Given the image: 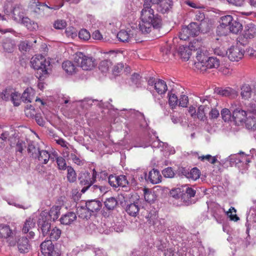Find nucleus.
Listing matches in <instances>:
<instances>
[{
    "mask_svg": "<svg viewBox=\"0 0 256 256\" xmlns=\"http://www.w3.org/2000/svg\"><path fill=\"white\" fill-rule=\"evenodd\" d=\"M256 34V28L252 24L246 25L244 31V36L246 38L251 39L254 37Z\"/></svg>",
    "mask_w": 256,
    "mask_h": 256,
    "instance_id": "obj_26",
    "label": "nucleus"
},
{
    "mask_svg": "<svg viewBox=\"0 0 256 256\" xmlns=\"http://www.w3.org/2000/svg\"><path fill=\"white\" fill-rule=\"evenodd\" d=\"M244 124L248 130L253 132L256 130V110H250Z\"/></svg>",
    "mask_w": 256,
    "mask_h": 256,
    "instance_id": "obj_14",
    "label": "nucleus"
},
{
    "mask_svg": "<svg viewBox=\"0 0 256 256\" xmlns=\"http://www.w3.org/2000/svg\"><path fill=\"white\" fill-rule=\"evenodd\" d=\"M132 84L135 85L136 87H140L141 86V76L138 74L134 73L130 78Z\"/></svg>",
    "mask_w": 256,
    "mask_h": 256,
    "instance_id": "obj_52",
    "label": "nucleus"
},
{
    "mask_svg": "<svg viewBox=\"0 0 256 256\" xmlns=\"http://www.w3.org/2000/svg\"><path fill=\"white\" fill-rule=\"evenodd\" d=\"M17 247L18 250L20 253H27L30 249V245L26 237L20 238L17 241Z\"/></svg>",
    "mask_w": 256,
    "mask_h": 256,
    "instance_id": "obj_16",
    "label": "nucleus"
},
{
    "mask_svg": "<svg viewBox=\"0 0 256 256\" xmlns=\"http://www.w3.org/2000/svg\"><path fill=\"white\" fill-rule=\"evenodd\" d=\"M30 63L32 68L37 70L36 76L40 80H44L48 74L50 62L42 55H38L32 58Z\"/></svg>",
    "mask_w": 256,
    "mask_h": 256,
    "instance_id": "obj_3",
    "label": "nucleus"
},
{
    "mask_svg": "<svg viewBox=\"0 0 256 256\" xmlns=\"http://www.w3.org/2000/svg\"><path fill=\"white\" fill-rule=\"evenodd\" d=\"M216 92L218 94L222 96L234 98L237 96L236 92L234 90L230 88H218L217 89Z\"/></svg>",
    "mask_w": 256,
    "mask_h": 256,
    "instance_id": "obj_25",
    "label": "nucleus"
},
{
    "mask_svg": "<svg viewBox=\"0 0 256 256\" xmlns=\"http://www.w3.org/2000/svg\"><path fill=\"white\" fill-rule=\"evenodd\" d=\"M240 154L241 155V158L239 160L240 162L247 164L251 162V160L252 158V156L246 154L244 152H240Z\"/></svg>",
    "mask_w": 256,
    "mask_h": 256,
    "instance_id": "obj_57",
    "label": "nucleus"
},
{
    "mask_svg": "<svg viewBox=\"0 0 256 256\" xmlns=\"http://www.w3.org/2000/svg\"><path fill=\"white\" fill-rule=\"evenodd\" d=\"M78 36L80 39L86 40L90 38V35L87 30L86 29H82L79 32Z\"/></svg>",
    "mask_w": 256,
    "mask_h": 256,
    "instance_id": "obj_58",
    "label": "nucleus"
},
{
    "mask_svg": "<svg viewBox=\"0 0 256 256\" xmlns=\"http://www.w3.org/2000/svg\"><path fill=\"white\" fill-rule=\"evenodd\" d=\"M244 50L238 46H232L226 52V54L231 61H238L243 57Z\"/></svg>",
    "mask_w": 256,
    "mask_h": 256,
    "instance_id": "obj_12",
    "label": "nucleus"
},
{
    "mask_svg": "<svg viewBox=\"0 0 256 256\" xmlns=\"http://www.w3.org/2000/svg\"><path fill=\"white\" fill-rule=\"evenodd\" d=\"M67 180L70 182H74L76 180V174L74 169L70 166H67Z\"/></svg>",
    "mask_w": 256,
    "mask_h": 256,
    "instance_id": "obj_43",
    "label": "nucleus"
},
{
    "mask_svg": "<svg viewBox=\"0 0 256 256\" xmlns=\"http://www.w3.org/2000/svg\"><path fill=\"white\" fill-rule=\"evenodd\" d=\"M40 149L37 143L31 142L28 145V152L30 156L36 159Z\"/></svg>",
    "mask_w": 256,
    "mask_h": 256,
    "instance_id": "obj_27",
    "label": "nucleus"
},
{
    "mask_svg": "<svg viewBox=\"0 0 256 256\" xmlns=\"http://www.w3.org/2000/svg\"><path fill=\"white\" fill-rule=\"evenodd\" d=\"M48 8L52 9L46 4H42L41 6H37L36 4H30V8L31 12L34 15V18H40L44 16V8ZM54 9V8H53Z\"/></svg>",
    "mask_w": 256,
    "mask_h": 256,
    "instance_id": "obj_15",
    "label": "nucleus"
},
{
    "mask_svg": "<svg viewBox=\"0 0 256 256\" xmlns=\"http://www.w3.org/2000/svg\"><path fill=\"white\" fill-rule=\"evenodd\" d=\"M26 148V144L24 141L18 140L16 146V151L22 153L23 150Z\"/></svg>",
    "mask_w": 256,
    "mask_h": 256,
    "instance_id": "obj_56",
    "label": "nucleus"
},
{
    "mask_svg": "<svg viewBox=\"0 0 256 256\" xmlns=\"http://www.w3.org/2000/svg\"><path fill=\"white\" fill-rule=\"evenodd\" d=\"M191 50H197L196 58L198 62H195L196 68L202 72H206L208 69L218 68L220 64V60L216 58L211 56L208 58L200 48L202 42L194 39L189 46Z\"/></svg>",
    "mask_w": 256,
    "mask_h": 256,
    "instance_id": "obj_2",
    "label": "nucleus"
},
{
    "mask_svg": "<svg viewBox=\"0 0 256 256\" xmlns=\"http://www.w3.org/2000/svg\"><path fill=\"white\" fill-rule=\"evenodd\" d=\"M30 48L31 45L27 40L21 42L19 45V49L22 51L26 52L30 50Z\"/></svg>",
    "mask_w": 256,
    "mask_h": 256,
    "instance_id": "obj_62",
    "label": "nucleus"
},
{
    "mask_svg": "<svg viewBox=\"0 0 256 256\" xmlns=\"http://www.w3.org/2000/svg\"><path fill=\"white\" fill-rule=\"evenodd\" d=\"M221 116L222 119L225 122H228L232 120V112L230 108H222L221 110Z\"/></svg>",
    "mask_w": 256,
    "mask_h": 256,
    "instance_id": "obj_41",
    "label": "nucleus"
},
{
    "mask_svg": "<svg viewBox=\"0 0 256 256\" xmlns=\"http://www.w3.org/2000/svg\"><path fill=\"white\" fill-rule=\"evenodd\" d=\"M124 209L127 214L130 216H136L139 212L140 206L138 202H134L127 204Z\"/></svg>",
    "mask_w": 256,
    "mask_h": 256,
    "instance_id": "obj_22",
    "label": "nucleus"
},
{
    "mask_svg": "<svg viewBox=\"0 0 256 256\" xmlns=\"http://www.w3.org/2000/svg\"><path fill=\"white\" fill-rule=\"evenodd\" d=\"M145 176L146 180L152 184H156L161 182L162 176L157 170L152 169L149 172L148 176L145 174Z\"/></svg>",
    "mask_w": 256,
    "mask_h": 256,
    "instance_id": "obj_18",
    "label": "nucleus"
},
{
    "mask_svg": "<svg viewBox=\"0 0 256 256\" xmlns=\"http://www.w3.org/2000/svg\"><path fill=\"white\" fill-rule=\"evenodd\" d=\"M198 159L202 162L207 160L212 164H214L218 162L216 156H212L210 154H206V156H202L198 157Z\"/></svg>",
    "mask_w": 256,
    "mask_h": 256,
    "instance_id": "obj_51",
    "label": "nucleus"
},
{
    "mask_svg": "<svg viewBox=\"0 0 256 256\" xmlns=\"http://www.w3.org/2000/svg\"><path fill=\"white\" fill-rule=\"evenodd\" d=\"M35 226V222L34 221L33 219L30 218H28L26 220L22 228V232L24 233H27L30 230V229L34 228Z\"/></svg>",
    "mask_w": 256,
    "mask_h": 256,
    "instance_id": "obj_47",
    "label": "nucleus"
},
{
    "mask_svg": "<svg viewBox=\"0 0 256 256\" xmlns=\"http://www.w3.org/2000/svg\"><path fill=\"white\" fill-rule=\"evenodd\" d=\"M62 67L64 70L68 74H72L75 73L76 70V66L69 60L64 62L62 64Z\"/></svg>",
    "mask_w": 256,
    "mask_h": 256,
    "instance_id": "obj_34",
    "label": "nucleus"
},
{
    "mask_svg": "<svg viewBox=\"0 0 256 256\" xmlns=\"http://www.w3.org/2000/svg\"><path fill=\"white\" fill-rule=\"evenodd\" d=\"M112 66V62L108 60H102L99 64V69L103 73L106 72Z\"/></svg>",
    "mask_w": 256,
    "mask_h": 256,
    "instance_id": "obj_45",
    "label": "nucleus"
},
{
    "mask_svg": "<svg viewBox=\"0 0 256 256\" xmlns=\"http://www.w3.org/2000/svg\"><path fill=\"white\" fill-rule=\"evenodd\" d=\"M90 191L98 196L106 193L108 191V188L106 186L94 184L90 188Z\"/></svg>",
    "mask_w": 256,
    "mask_h": 256,
    "instance_id": "obj_35",
    "label": "nucleus"
},
{
    "mask_svg": "<svg viewBox=\"0 0 256 256\" xmlns=\"http://www.w3.org/2000/svg\"><path fill=\"white\" fill-rule=\"evenodd\" d=\"M150 226H152L154 230L158 232L165 230V221L164 220H158L156 214H149L146 216Z\"/></svg>",
    "mask_w": 256,
    "mask_h": 256,
    "instance_id": "obj_10",
    "label": "nucleus"
},
{
    "mask_svg": "<svg viewBox=\"0 0 256 256\" xmlns=\"http://www.w3.org/2000/svg\"><path fill=\"white\" fill-rule=\"evenodd\" d=\"M200 101L202 104L200 106H204L206 108H208V112L212 107H216L218 105V100L214 98L206 96V98H200Z\"/></svg>",
    "mask_w": 256,
    "mask_h": 256,
    "instance_id": "obj_21",
    "label": "nucleus"
},
{
    "mask_svg": "<svg viewBox=\"0 0 256 256\" xmlns=\"http://www.w3.org/2000/svg\"><path fill=\"white\" fill-rule=\"evenodd\" d=\"M118 204V199L112 196L107 198L104 202V206L108 210H113Z\"/></svg>",
    "mask_w": 256,
    "mask_h": 256,
    "instance_id": "obj_36",
    "label": "nucleus"
},
{
    "mask_svg": "<svg viewBox=\"0 0 256 256\" xmlns=\"http://www.w3.org/2000/svg\"><path fill=\"white\" fill-rule=\"evenodd\" d=\"M38 155L36 159H38L42 164H46L50 160L54 161V157L50 156V154L47 150H40Z\"/></svg>",
    "mask_w": 256,
    "mask_h": 256,
    "instance_id": "obj_24",
    "label": "nucleus"
},
{
    "mask_svg": "<svg viewBox=\"0 0 256 256\" xmlns=\"http://www.w3.org/2000/svg\"><path fill=\"white\" fill-rule=\"evenodd\" d=\"M242 29V24L238 20L237 18L236 20L234 18L232 23L230 22V26L226 28V34L228 32L237 34L239 32H241Z\"/></svg>",
    "mask_w": 256,
    "mask_h": 256,
    "instance_id": "obj_19",
    "label": "nucleus"
},
{
    "mask_svg": "<svg viewBox=\"0 0 256 256\" xmlns=\"http://www.w3.org/2000/svg\"><path fill=\"white\" fill-rule=\"evenodd\" d=\"M56 162L59 170H64L67 169L66 164L65 160L61 157H57L56 158Z\"/></svg>",
    "mask_w": 256,
    "mask_h": 256,
    "instance_id": "obj_54",
    "label": "nucleus"
},
{
    "mask_svg": "<svg viewBox=\"0 0 256 256\" xmlns=\"http://www.w3.org/2000/svg\"><path fill=\"white\" fill-rule=\"evenodd\" d=\"M76 212L78 217L82 219H88L92 216L91 212L85 206H78Z\"/></svg>",
    "mask_w": 256,
    "mask_h": 256,
    "instance_id": "obj_33",
    "label": "nucleus"
},
{
    "mask_svg": "<svg viewBox=\"0 0 256 256\" xmlns=\"http://www.w3.org/2000/svg\"><path fill=\"white\" fill-rule=\"evenodd\" d=\"M32 98L33 95L32 92V90L28 88L22 93L21 99L25 103L31 102Z\"/></svg>",
    "mask_w": 256,
    "mask_h": 256,
    "instance_id": "obj_44",
    "label": "nucleus"
},
{
    "mask_svg": "<svg viewBox=\"0 0 256 256\" xmlns=\"http://www.w3.org/2000/svg\"><path fill=\"white\" fill-rule=\"evenodd\" d=\"M2 98L6 100H8L10 97V100L15 106H18L20 104L21 97L18 92H12L10 89H6L2 92Z\"/></svg>",
    "mask_w": 256,
    "mask_h": 256,
    "instance_id": "obj_13",
    "label": "nucleus"
},
{
    "mask_svg": "<svg viewBox=\"0 0 256 256\" xmlns=\"http://www.w3.org/2000/svg\"><path fill=\"white\" fill-rule=\"evenodd\" d=\"M200 170L197 168H194L190 170H189L187 178L195 180L200 178Z\"/></svg>",
    "mask_w": 256,
    "mask_h": 256,
    "instance_id": "obj_46",
    "label": "nucleus"
},
{
    "mask_svg": "<svg viewBox=\"0 0 256 256\" xmlns=\"http://www.w3.org/2000/svg\"><path fill=\"white\" fill-rule=\"evenodd\" d=\"M45 214L41 213L38 222L39 229L44 236H47L50 230V223Z\"/></svg>",
    "mask_w": 256,
    "mask_h": 256,
    "instance_id": "obj_11",
    "label": "nucleus"
},
{
    "mask_svg": "<svg viewBox=\"0 0 256 256\" xmlns=\"http://www.w3.org/2000/svg\"><path fill=\"white\" fill-rule=\"evenodd\" d=\"M54 248V245L50 240H45L40 244L42 252L45 256Z\"/></svg>",
    "mask_w": 256,
    "mask_h": 256,
    "instance_id": "obj_29",
    "label": "nucleus"
},
{
    "mask_svg": "<svg viewBox=\"0 0 256 256\" xmlns=\"http://www.w3.org/2000/svg\"><path fill=\"white\" fill-rule=\"evenodd\" d=\"M230 109L232 112V119L235 124L238 126L243 125L249 112L243 110L240 104L236 102L231 103Z\"/></svg>",
    "mask_w": 256,
    "mask_h": 256,
    "instance_id": "obj_4",
    "label": "nucleus"
},
{
    "mask_svg": "<svg viewBox=\"0 0 256 256\" xmlns=\"http://www.w3.org/2000/svg\"><path fill=\"white\" fill-rule=\"evenodd\" d=\"M136 30L134 28L121 30L118 33L117 38L123 42H132L136 40Z\"/></svg>",
    "mask_w": 256,
    "mask_h": 256,
    "instance_id": "obj_8",
    "label": "nucleus"
},
{
    "mask_svg": "<svg viewBox=\"0 0 256 256\" xmlns=\"http://www.w3.org/2000/svg\"><path fill=\"white\" fill-rule=\"evenodd\" d=\"M118 176V186L125 187L128 184V180L124 175H120Z\"/></svg>",
    "mask_w": 256,
    "mask_h": 256,
    "instance_id": "obj_53",
    "label": "nucleus"
},
{
    "mask_svg": "<svg viewBox=\"0 0 256 256\" xmlns=\"http://www.w3.org/2000/svg\"><path fill=\"white\" fill-rule=\"evenodd\" d=\"M158 137L150 136L149 138L148 144L146 146H152V147H158L159 144V140L158 139Z\"/></svg>",
    "mask_w": 256,
    "mask_h": 256,
    "instance_id": "obj_64",
    "label": "nucleus"
},
{
    "mask_svg": "<svg viewBox=\"0 0 256 256\" xmlns=\"http://www.w3.org/2000/svg\"><path fill=\"white\" fill-rule=\"evenodd\" d=\"M208 112V108H206L204 106H199L198 110V118L201 120L204 121L206 117V114Z\"/></svg>",
    "mask_w": 256,
    "mask_h": 256,
    "instance_id": "obj_48",
    "label": "nucleus"
},
{
    "mask_svg": "<svg viewBox=\"0 0 256 256\" xmlns=\"http://www.w3.org/2000/svg\"><path fill=\"white\" fill-rule=\"evenodd\" d=\"M61 207L58 206H53L50 210L49 212L50 218L54 221L57 220L60 214V210Z\"/></svg>",
    "mask_w": 256,
    "mask_h": 256,
    "instance_id": "obj_40",
    "label": "nucleus"
},
{
    "mask_svg": "<svg viewBox=\"0 0 256 256\" xmlns=\"http://www.w3.org/2000/svg\"><path fill=\"white\" fill-rule=\"evenodd\" d=\"M232 211H234V213H236V210L233 207H231L228 212H226L225 210L223 208H218L214 212L212 216L216 221L218 223L220 224L223 220L222 216L221 214V213L222 212H226V214L231 220L236 222L239 220V218L237 216L236 214H232Z\"/></svg>",
    "mask_w": 256,
    "mask_h": 256,
    "instance_id": "obj_7",
    "label": "nucleus"
},
{
    "mask_svg": "<svg viewBox=\"0 0 256 256\" xmlns=\"http://www.w3.org/2000/svg\"><path fill=\"white\" fill-rule=\"evenodd\" d=\"M161 0H145L143 8L141 11L140 19L142 22L139 24L140 30L144 34H148L152 30V28L159 29L162 26V20L160 16L154 14V10L151 8L152 4H159Z\"/></svg>",
    "mask_w": 256,
    "mask_h": 256,
    "instance_id": "obj_1",
    "label": "nucleus"
},
{
    "mask_svg": "<svg viewBox=\"0 0 256 256\" xmlns=\"http://www.w3.org/2000/svg\"><path fill=\"white\" fill-rule=\"evenodd\" d=\"M97 172L94 169L92 174L90 173L85 172L81 174L79 178L80 184L82 187L81 192L84 193L88 190H90V188L93 186L92 184L96 180Z\"/></svg>",
    "mask_w": 256,
    "mask_h": 256,
    "instance_id": "obj_6",
    "label": "nucleus"
},
{
    "mask_svg": "<svg viewBox=\"0 0 256 256\" xmlns=\"http://www.w3.org/2000/svg\"><path fill=\"white\" fill-rule=\"evenodd\" d=\"M192 36L190 34V31L188 28H187L186 26L183 27L180 32L179 38L180 40H186L188 38Z\"/></svg>",
    "mask_w": 256,
    "mask_h": 256,
    "instance_id": "obj_50",
    "label": "nucleus"
},
{
    "mask_svg": "<svg viewBox=\"0 0 256 256\" xmlns=\"http://www.w3.org/2000/svg\"><path fill=\"white\" fill-rule=\"evenodd\" d=\"M178 102V99L176 95L172 94L169 95L168 103L172 108L177 105Z\"/></svg>",
    "mask_w": 256,
    "mask_h": 256,
    "instance_id": "obj_59",
    "label": "nucleus"
},
{
    "mask_svg": "<svg viewBox=\"0 0 256 256\" xmlns=\"http://www.w3.org/2000/svg\"><path fill=\"white\" fill-rule=\"evenodd\" d=\"M12 234V230L8 226L4 224L0 225V238H8Z\"/></svg>",
    "mask_w": 256,
    "mask_h": 256,
    "instance_id": "obj_37",
    "label": "nucleus"
},
{
    "mask_svg": "<svg viewBox=\"0 0 256 256\" xmlns=\"http://www.w3.org/2000/svg\"><path fill=\"white\" fill-rule=\"evenodd\" d=\"M154 88L159 94H164L168 90L166 82L162 80H156Z\"/></svg>",
    "mask_w": 256,
    "mask_h": 256,
    "instance_id": "obj_31",
    "label": "nucleus"
},
{
    "mask_svg": "<svg viewBox=\"0 0 256 256\" xmlns=\"http://www.w3.org/2000/svg\"><path fill=\"white\" fill-rule=\"evenodd\" d=\"M2 44L4 51L9 53L12 52L16 47L14 41L10 38L4 40Z\"/></svg>",
    "mask_w": 256,
    "mask_h": 256,
    "instance_id": "obj_28",
    "label": "nucleus"
},
{
    "mask_svg": "<svg viewBox=\"0 0 256 256\" xmlns=\"http://www.w3.org/2000/svg\"><path fill=\"white\" fill-rule=\"evenodd\" d=\"M61 235V230L56 227L50 229L47 236H48L51 241L58 240Z\"/></svg>",
    "mask_w": 256,
    "mask_h": 256,
    "instance_id": "obj_39",
    "label": "nucleus"
},
{
    "mask_svg": "<svg viewBox=\"0 0 256 256\" xmlns=\"http://www.w3.org/2000/svg\"><path fill=\"white\" fill-rule=\"evenodd\" d=\"M102 206V204L100 200H90L86 202V207L91 212H94L100 210Z\"/></svg>",
    "mask_w": 256,
    "mask_h": 256,
    "instance_id": "obj_23",
    "label": "nucleus"
},
{
    "mask_svg": "<svg viewBox=\"0 0 256 256\" xmlns=\"http://www.w3.org/2000/svg\"><path fill=\"white\" fill-rule=\"evenodd\" d=\"M188 28L190 33L192 36L198 34L200 32L199 24L196 22H191L190 24L186 26Z\"/></svg>",
    "mask_w": 256,
    "mask_h": 256,
    "instance_id": "obj_42",
    "label": "nucleus"
},
{
    "mask_svg": "<svg viewBox=\"0 0 256 256\" xmlns=\"http://www.w3.org/2000/svg\"><path fill=\"white\" fill-rule=\"evenodd\" d=\"M12 12V18L16 22H21L25 18L24 17V10L20 4L14 5L13 6Z\"/></svg>",
    "mask_w": 256,
    "mask_h": 256,
    "instance_id": "obj_17",
    "label": "nucleus"
},
{
    "mask_svg": "<svg viewBox=\"0 0 256 256\" xmlns=\"http://www.w3.org/2000/svg\"><path fill=\"white\" fill-rule=\"evenodd\" d=\"M76 219V214L74 212H68L62 215L60 218V223L64 225H70Z\"/></svg>",
    "mask_w": 256,
    "mask_h": 256,
    "instance_id": "obj_20",
    "label": "nucleus"
},
{
    "mask_svg": "<svg viewBox=\"0 0 256 256\" xmlns=\"http://www.w3.org/2000/svg\"><path fill=\"white\" fill-rule=\"evenodd\" d=\"M108 183L112 186L118 188V176L112 174L110 175L108 177Z\"/></svg>",
    "mask_w": 256,
    "mask_h": 256,
    "instance_id": "obj_61",
    "label": "nucleus"
},
{
    "mask_svg": "<svg viewBox=\"0 0 256 256\" xmlns=\"http://www.w3.org/2000/svg\"><path fill=\"white\" fill-rule=\"evenodd\" d=\"M241 96L242 98L248 100L250 98L252 95V89L248 84L242 85L241 88Z\"/></svg>",
    "mask_w": 256,
    "mask_h": 256,
    "instance_id": "obj_38",
    "label": "nucleus"
},
{
    "mask_svg": "<svg viewBox=\"0 0 256 256\" xmlns=\"http://www.w3.org/2000/svg\"><path fill=\"white\" fill-rule=\"evenodd\" d=\"M74 62L77 64V66L85 70H91L96 65V60L93 58L87 56L80 52L76 54Z\"/></svg>",
    "mask_w": 256,
    "mask_h": 256,
    "instance_id": "obj_5",
    "label": "nucleus"
},
{
    "mask_svg": "<svg viewBox=\"0 0 256 256\" xmlns=\"http://www.w3.org/2000/svg\"><path fill=\"white\" fill-rule=\"evenodd\" d=\"M66 23L64 20H57L54 24V26L58 30H61L65 28Z\"/></svg>",
    "mask_w": 256,
    "mask_h": 256,
    "instance_id": "obj_60",
    "label": "nucleus"
},
{
    "mask_svg": "<svg viewBox=\"0 0 256 256\" xmlns=\"http://www.w3.org/2000/svg\"><path fill=\"white\" fill-rule=\"evenodd\" d=\"M234 19L231 15L222 16L219 20L220 25L218 26L216 33L220 36L226 35V28L228 27Z\"/></svg>",
    "mask_w": 256,
    "mask_h": 256,
    "instance_id": "obj_9",
    "label": "nucleus"
},
{
    "mask_svg": "<svg viewBox=\"0 0 256 256\" xmlns=\"http://www.w3.org/2000/svg\"><path fill=\"white\" fill-rule=\"evenodd\" d=\"M21 22L30 31H34L38 29V24L28 17H25Z\"/></svg>",
    "mask_w": 256,
    "mask_h": 256,
    "instance_id": "obj_30",
    "label": "nucleus"
},
{
    "mask_svg": "<svg viewBox=\"0 0 256 256\" xmlns=\"http://www.w3.org/2000/svg\"><path fill=\"white\" fill-rule=\"evenodd\" d=\"M219 116V110L216 107H212L209 110V116L210 119L217 118Z\"/></svg>",
    "mask_w": 256,
    "mask_h": 256,
    "instance_id": "obj_63",
    "label": "nucleus"
},
{
    "mask_svg": "<svg viewBox=\"0 0 256 256\" xmlns=\"http://www.w3.org/2000/svg\"><path fill=\"white\" fill-rule=\"evenodd\" d=\"M56 5L54 6V10H58L64 4V2H68L70 4H78L80 0H54Z\"/></svg>",
    "mask_w": 256,
    "mask_h": 256,
    "instance_id": "obj_49",
    "label": "nucleus"
},
{
    "mask_svg": "<svg viewBox=\"0 0 256 256\" xmlns=\"http://www.w3.org/2000/svg\"><path fill=\"white\" fill-rule=\"evenodd\" d=\"M158 10L162 13L166 12L172 5V1L170 0H161L159 2Z\"/></svg>",
    "mask_w": 256,
    "mask_h": 256,
    "instance_id": "obj_32",
    "label": "nucleus"
},
{
    "mask_svg": "<svg viewBox=\"0 0 256 256\" xmlns=\"http://www.w3.org/2000/svg\"><path fill=\"white\" fill-rule=\"evenodd\" d=\"M162 174L166 178H172L174 176V171L170 167H168L163 170Z\"/></svg>",
    "mask_w": 256,
    "mask_h": 256,
    "instance_id": "obj_55",
    "label": "nucleus"
}]
</instances>
